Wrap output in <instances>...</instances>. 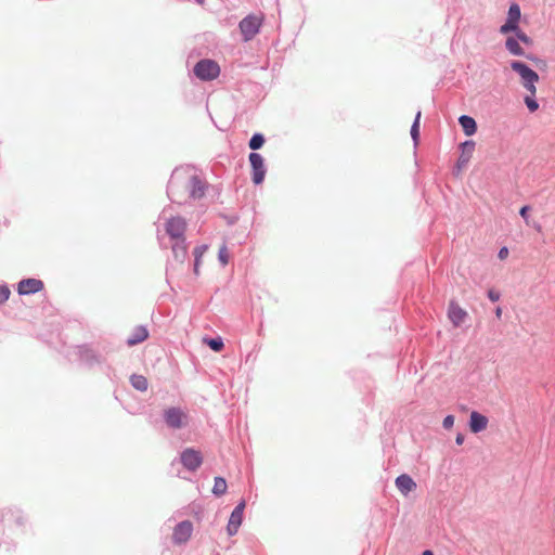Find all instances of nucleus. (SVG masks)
<instances>
[{
    "mask_svg": "<svg viewBox=\"0 0 555 555\" xmlns=\"http://www.w3.org/2000/svg\"><path fill=\"white\" fill-rule=\"evenodd\" d=\"M208 189V183L198 175H189L188 169L176 167L167 184V195L172 203L183 204L186 198L202 199Z\"/></svg>",
    "mask_w": 555,
    "mask_h": 555,
    "instance_id": "nucleus-1",
    "label": "nucleus"
},
{
    "mask_svg": "<svg viewBox=\"0 0 555 555\" xmlns=\"http://www.w3.org/2000/svg\"><path fill=\"white\" fill-rule=\"evenodd\" d=\"M511 68L517 73L521 78L524 88L531 94H535V82L539 80V75L527 63L514 60L509 64Z\"/></svg>",
    "mask_w": 555,
    "mask_h": 555,
    "instance_id": "nucleus-2",
    "label": "nucleus"
},
{
    "mask_svg": "<svg viewBox=\"0 0 555 555\" xmlns=\"http://www.w3.org/2000/svg\"><path fill=\"white\" fill-rule=\"evenodd\" d=\"M194 75L202 81H211L220 74L219 64L211 59H202L193 67Z\"/></svg>",
    "mask_w": 555,
    "mask_h": 555,
    "instance_id": "nucleus-3",
    "label": "nucleus"
},
{
    "mask_svg": "<svg viewBox=\"0 0 555 555\" xmlns=\"http://www.w3.org/2000/svg\"><path fill=\"white\" fill-rule=\"evenodd\" d=\"M262 25V18L255 14H248L240 23L238 28L244 42L250 41L259 31Z\"/></svg>",
    "mask_w": 555,
    "mask_h": 555,
    "instance_id": "nucleus-4",
    "label": "nucleus"
},
{
    "mask_svg": "<svg viewBox=\"0 0 555 555\" xmlns=\"http://www.w3.org/2000/svg\"><path fill=\"white\" fill-rule=\"evenodd\" d=\"M204 457L199 450L194 448H185L180 452L179 462L191 473L196 472L203 464Z\"/></svg>",
    "mask_w": 555,
    "mask_h": 555,
    "instance_id": "nucleus-5",
    "label": "nucleus"
},
{
    "mask_svg": "<svg viewBox=\"0 0 555 555\" xmlns=\"http://www.w3.org/2000/svg\"><path fill=\"white\" fill-rule=\"evenodd\" d=\"M188 228L186 220L181 216L170 217L165 223L167 235L175 241H184Z\"/></svg>",
    "mask_w": 555,
    "mask_h": 555,
    "instance_id": "nucleus-6",
    "label": "nucleus"
},
{
    "mask_svg": "<svg viewBox=\"0 0 555 555\" xmlns=\"http://www.w3.org/2000/svg\"><path fill=\"white\" fill-rule=\"evenodd\" d=\"M248 160L251 168V181L255 185H259L264 181L267 173L264 158L257 152H250Z\"/></svg>",
    "mask_w": 555,
    "mask_h": 555,
    "instance_id": "nucleus-7",
    "label": "nucleus"
},
{
    "mask_svg": "<svg viewBox=\"0 0 555 555\" xmlns=\"http://www.w3.org/2000/svg\"><path fill=\"white\" fill-rule=\"evenodd\" d=\"M520 18L521 10L519 4L517 2H512L508 8L507 17L504 24L500 26L499 31L502 35H507L512 31L518 30Z\"/></svg>",
    "mask_w": 555,
    "mask_h": 555,
    "instance_id": "nucleus-8",
    "label": "nucleus"
},
{
    "mask_svg": "<svg viewBox=\"0 0 555 555\" xmlns=\"http://www.w3.org/2000/svg\"><path fill=\"white\" fill-rule=\"evenodd\" d=\"M476 143L474 140H466L462 143H460L459 149L461 151V154L456 160V164L453 168V175L459 176L464 168L468 165L472 155L475 151Z\"/></svg>",
    "mask_w": 555,
    "mask_h": 555,
    "instance_id": "nucleus-9",
    "label": "nucleus"
},
{
    "mask_svg": "<svg viewBox=\"0 0 555 555\" xmlns=\"http://www.w3.org/2000/svg\"><path fill=\"white\" fill-rule=\"evenodd\" d=\"M163 418L169 428L181 429L185 425L186 414L179 406H171L164 410Z\"/></svg>",
    "mask_w": 555,
    "mask_h": 555,
    "instance_id": "nucleus-10",
    "label": "nucleus"
},
{
    "mask_svg": "<svg viewBox=\"0 0 555 555\" xmlns=\"http://www.w3.org/2000/svg\"><path fill=\"white\" fill-rule=\"evenodd\" d=\"M192 532L193 524L191 520H182L178 522L173 528L171 537L172 543L175 545L185 544L190 540Z\"/></svg>",
    "mask_w": 555,
    "mask_h": 555,
    "instance_id": "nucleus-11",
    "label": "nucleus"
},
{
    "mask_svg": "<svg viewBox=\"0 0 555 555\" xmlns=\"http://www.w3.org/2000/svg\"><path fill=\"white\" fill-rule=\"evenodd\" d=\"M44 288V283L35 278L22 279L17 283L16 291L21 296H29L41 292Z\"/></svg>",
    "mask_w": 555,
    "mask_h": 555,
    "instance_id": "nucleus-12",
    "label": "nucleus"
},
{
    "mask_svg": "<svg viewBox=\"0 0 555 555\" xmlns=\"http://www.w3.org/2000/svg\"><path fill=\"white\" fill-rule=\"evenodd\" d=\"M246 503L244 500L240 501L236 506L233 508L229 522L227 525V531L229 535H234L237 533L242 521Z\"/></svg>",
    "mask_w": 555,
    "mask_h": 555,
    "instance_id": "nucleus-13",
    "label": "nucleus"
},
{
    "mask_svg": "<svg viewBox=\"0 0 555 555\" xmlns=\"http://www.w3.org/2000/svg\"><path fill=\"white\" fill-rule=\"evenodd\" d=\"M79 360L87 366L92 367L102 363V357L88 346L78 347Z\"/></svg>",
    "mask_w": 555,
    "mask_h": 555,
    "instance_id": "nucleus-14",
    "label": "nucleus"
},
{
    "mask_svg": "<svg viewBox=\"0 0 555 555\" xmlns=\"http://www.w3.org/2000/svg\"><path fill=\"white\" fill-rule=\"evenodd\" d=\"M448 317L451 321V323L459 327L461 326L465 319L467 318V312L460 307L455 301H450L448 307Z\"/></svg>",
    "mask_w": 555,
    "mask_h": 555,
    "instance_id": "nucleus-15",
    "label": "nucleus"
},
{
    "mask_svg": "<svg viewBox=\"0 0 555 555\" xmlns=\"http://www.w3.org/2000/svg\"><path fill=\"white\" fill-rule=\"evenodd\" d=\"M488 417L477 411H473L469 415L468 426L473 434H478L487 428Z\"/></svg>",
    "mask_w": 555,
    "mask_h": 555,
    "instance_id": "nucleus-16",
    "label": "nucleus"
},
{
    "mask_svg": "<svg viewBox=\"0 0 555 555\" xmlns=\"http://www.w3.org/2000/svg\"><path fill=\"white\" fill-rule=\"evenodd\" d=\"M396 487L403 494L408 495L410 492L416 489V482L408 474L399 475L395 480Z\"/></svg>",
    "mask_w": 555,
    "mask_h": 555,
    "instance_id": "nucleus-17",
    "label": "nucleus"
},
{
    "mask_svg": "<svg viewBox=\"0 0 555 555\" xmlns=\"http://www.w3.org/2000/svg\"><path fill=\"white\" fill-rule=\"evenodd\" d=\"M459 124L462 127L464 134L467 137L474 135L478 130L476 120L469 115H461L459 117Z\"/></svg>",
    "mask_w": 555,
    "mask_h": 555,
    "instance_id": "nucleus-18",
    "label": "nucleus"
},
{
    "mask_svg": "<svg viewBox=\"0 0 555 555\" xmlns=\"http://www.w3.org/2000/svg\"><path fill=\"white\" fill-rule=\"evenodd\" d=\"M147 337V328L143 325H139L134 327L133 332L130 334L126 341L128 346H135L143 343Z\"/></svg>",
    "mask_w": 555,
    "mask_h": 555,
    "instance_id": "nucleus-19",
    "label": "nucleus"
},
{
    "mask_svg": "<svg viewBox=\"0 0 555 555\" xmlns=\"http://www.w3.org/2000/svg\"><path fill=\"white\" fill-rule=\"evenodd\" d=\"M505 49L512 55L529 57L526 54L524 48L520 46V42H519V40L517 39V37L515 35L514 36H509V37L506 38V40H505Z\"/></svg>",
    "mask_w": 555,
    "mask_h": 555,
    "instance_id": "nucleus-20",
    "label": "nucleus"
},
{
    "mask_svg": "<svg viewBox=\"0 0 555 555\" xmlns=\"http://www.w3.org/2000/svg\"><path fill=\"white\" fill-rule=\"evenodd\" d=\"M172 254L177 261L184 262L186 256H188V247L185 240L184 241H176L172 244Z\"/></svg>",
    "mask_w": 555,
    "mask_h": 555,
    "instance_id": "nucleus-21",
    "label": "nucleus"
},
{
    "mask_svg": "<svg viewBox=\"0 0 555 555\" xmlns=\"http://www.w3.org/2000/svg\"><path fill=\"white\" fill-rule=\"evenodd\" d=\"M203 343L215 352H220L224 348L223 339L220 336L204 337Z\"/></svg>",
    "mask_w": 555,
    "mask_h": 555,
    "instance_id": "nucleus-22",
    "label": "nucleus"
},
{
    "mask_svg": "<svg viewBox=\"0 0 555 555\" xmlns=\"http://www.w3.org/2000/svg\"><path fill=\"white\" fill-rule=\"evenodd\" d=\"M130 384L135 390H139V391H145V390H147V387H149V382H147L146 377H144L143 375H139V374H132L130 376Z\"/></svg>",
    "mask_w": 555,
    "mask_h": 555,
    "instance_id": "nucleus-23",
    "label": "nucleus"
},
{
    "mask_svg": "<svg viewBox=\"0 0 555 555\" xmlns=\"http://www.w3.org/2000/svg\"><path fill=\"white\" fill-rule=\"evenodd\" d=\"M227 489H228L227 480L221 476L215 477V482H214V487H212L214 495L219 498L227 492Z\"/></svg>",
    "mask_w": 555,
    "mask_h": 555,
    "instance_id": "nucleus-24",
    "label": "nucleus"
},
{
    "mask_svg": "<svg viewBox=\"0 0 555 555\" xmlns=\"http://www.w3.org/2000/svg\"><path fill=\"white\" fill-rule=\"evenodd\" d=\"M264 142V135L260 132H255L248 141V146L253 152H256L263 146Z\"/></svg>",
    "mask_w": 555,
    "mask_h": 555,
    "instance_id": "nucleus-25",
    "label": "nucleus"
},
{
    "mask_svg": "<svg viewBox=\"0 0 555 555\" xmlns=\"http://www.w3.org/2000/svg\"><path fill=\"white\" fill-rule=\"evenodd\" d=\"M421 111H418L415 115V118L412 122V126H411V129H410V134H411V138L413 140V143L414 145H417L418 144V141H420V121H421Z\"/></svg>",
    "mask_w": 555,
    "mask_h": 555,
    "instance_id": "nucleus-26",
    "label": "nucleus"
},
{
    "mask_svg": "<svg viewBox=\"0 0 555 555\" xmlns=\"http://www.w3.org/2000/svg\"><path fill=\"white\" fill-rule=\"evenodd\" d=\"M511 34H514L519 40V42L526 46H532L533 43L531 37H529L525 31H522L520 27L518 28V30L512 31Z\"/></svg>",
    "mask_w": 555,
    "mask_h": 555,
    "instance_id": "nucleus-27",
    "label": "nucleus"
},
{
    "mask_svg": "<svg viewBox=\"0 0 555 555\" xmlns=\"http://www.w3.org/2000/svg\"><path fill=\"white\" fill-rule=\"evenodd\" d=\"M534 95L535 94L530 93V95H526L524 99L527 108L531 113L535 112L539 108V103H538L537 99L534 98Z\"/></svg>",
    "mask_w": 555,
    "mask_h": 555,
    "instance_id": "nucleus-28",
    "label": "nucleus"
},
{
    "mask_svg": "<svg viewBox=\"0 0 555 555\" xmlns=\"http://www.w3.org/2000/svg\"><path fill=\"white\" fill-rule=\"evenodd\" d=\"M207 249H208V246L206 244L198 245L194 248L193 256H194V259H196V262H201V259Z\"/></svg>",
    "mask_w": 555,
    "mask_h": 555,
    "instance_id": "nucleus-29",
    "label": "nucleus"
},
{
    "mask_svg": "<svg viewBox=\"0 0 555 555\" xmlns=\"http://www.w3.org/2000/svg\"><path fill=\"white\" fill-rule=\"evenodd\" d=\"M11 291L8 287V285L2 284L0 285V305L7 302L10 298Z\"/></svg>",
    "mask_w": 555,
    "mask_h": 555,
    "instance_id": "nucleus-30",
    "label": "nucleus"
},
{
    "mask_svg": "<svg viewBox=\"0 0 555 555\" xmlns=\"http://www.w3.org/2000/svg\"><path fill=\"white\" fill-rule=\"evenodd\" d=\"M218 259L222 266H225L229 262V255L224 245L219 249Z\"/></svg>",
    "mask_w": 555,
    "mask_h": 555,
    "instance_id": "nucleus-31",
    "label": "nucleus"
},
{
    "mask_svg": "<svg viewBox=\"0 0 555 555\" xmlns=\"http://www.w3.org/2000/svg\"><path fill=\"white\" fill-rule=\"evenodd\" d=\"M28 521V518L27 516L22 513V512H17L15 515H14V522L18 526V527H24Z\"/></svg>",
    "mask_w": 555,
    "mask_h": 555,
    "instance_id": "nucleus-32",
    "label": "nucleus"
},
{
    "mask_svg": "<svg viewBox=\"0 0 555 555\" xmlns=\"http://www.w3.org/2000/svg\"><path fill=\"white\" fill-rule=\"evenodd\" d=\"M487 296L488 298L492 301V302H496L500 300V297H501V294L500 292H498L496 289L494 288H490L488 292H487Z\"/></svg>",
    "mask_w": 555,
    "mask_h": 555,
    "instance_id": "nucleus-33",
    "label": "nucleus"
},
{
    "mask_svg": "<svg viewBox=\"0 0 555 555\" xmlns=\"http://www.w3.org/2000/svg\"><path fill=\"white\" fill-rule=\"evenodd\" d=\"M454 425V416L452 414H448L442 421V427L444 429H450Z\"/></svg>",
    "mask_w": 555,
    "mask_h": 555,
    "instance_id": "nucleus-34",
    "label": "nucleus"
},
{
    "mask_svg": "<svg viewBox=\"0 0 555 555\" xmlns=\"http://www.w3.org/2000/svg\"><path fill=\"white\" fill-rule=\"evenodd\" d=\"M531 210V207L529 205H524L520 210H519V215L521 216V218L528 223V217H529V211Z\"/></svg>",
    "mask_w": 555,
    "mask_h": 555,
    "instance_id": "nucleus-35",
    "label": "nucleus"
},
{
    "mask_svg": "<svg viewBox=\"0 0 555 555\" xmlns=\"http://www.w3.org/2000/svg\"><path fill=\"white\" fill-rule=\"evenodd\" d=\"M508 248L506 246H503L499 249L498 257L503 260L508 256Z\"/></svg>",
    "mask_w": 555,
    "mask_h": 555,
    "instance_id": "nucleus-36",
    "label": "nucleus"
},
{
    "mask_svg": "<svg viewBox=\"0 0 555 555\" xmlns=\"http://www.w3.org/2000/svg\"><path fill=\"white\" fill-rule=\"evenodd\" d=\"M464 440H465V436H464V434L459 433V434L456 435V437H455V443H456L457 446H461V444H463V443H464Z\"/></svg>",
    "mask_w": 555,
    "mask_h": 555,
    "instance_id": "nucleus-37",
    "label": "nucleus"
},
{
    "mask_svg": "<svg viewBox=\"0 0 555 555\" xmlns=\"http://www.w3.org/2000/svg\"><path fill=\"white\" fill-rule=\"evenodd\" d=\"M199 266L201 262H196V259H194V273L197 275L199 273Z\"/></svg>",
    "mask_w": 555,
    "mask_h": 555,
    "instance_id": "nucleus-38",
    "label": "nucleus"
},
{
    "mask_svg": "<svg viewBox=\"0 0 555 555\" xmlns=\"http://www.w3.org/2000/svg\"><path fill=\"white\" fill-rule=\"evenodd\" d=\"M494 313H495V317H496L498 319H500V318H501V315H502V308L498 306V307L494 309Z\"/></svg>",
    "mask_w": 555,
    "mask_h": 555,
    "instance_id": "nucleus-39",
    "label": "nucleus"
},
{
    "mask_svg": "<svg viewBox=\"0 0 555 555\" xmlns=\"http://www.w3.org/2000/svg\"><path fill=\"white\" fill-rule=\"evenodd\" d=\"M422 555H434V552L431 550H425Z\"/></svg>",
    "mask_w": 555,
    "mask_h": 555,
    "instance_id": "nucleus-40",
    "label": "nucleus"
},
{
    "mask_svg": "<svg viewBox=\"0 0 555 555\" xmlns=\"http://www.w3.org/2000/svg\"><path fill=\"white\" fill-rule=\"evenodd\" d=\"M196 3L198 4H203L205 2V0H194Z\"/></svg>",
    "mask_w": 555,
    "mask_h": 555,
    "instance_id": "nucleus-41",
    "label": "nucleus"
},
{
    "mask_svg": "<svg viewBox=\"0 0 555 555\" xmlns=\"http://www.w3.org/2000/svg\"><path fill=\"white\" fill-rule=\"evenodd\" d=\"M212 555H220V553H218V552H215V553H214Z\"/></svg>",
    "mask_w": 555,
    "mask_h": 555,
    "instance_id": "nucleus-42",
    "label": "nucleus"
}]
</instances>
